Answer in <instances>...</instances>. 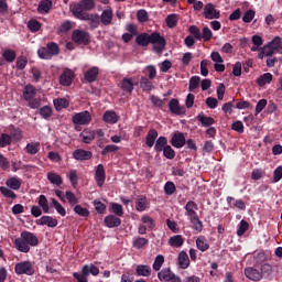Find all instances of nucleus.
Returning <instances> with one entry per match:
<instances>
[{
	"instance_id": "13",
	"label": "nucleus",
	"mask_w": 282,
	"mask_h": 282,
	"mask_svg": "<svg viewBox=\"0 0 282 282\" xmlns=\"http://www.w3.org/2000/svg\"><path fill=\"white\" fill-rule=\"evenodd\" d=\"M6 133H9L11 140H15V142H21L23 140V132L20 130L19 127L14 124H10L4 129Z\"/></svg>"
},
{
	"instance_id": "43",
	"label": "nucleus",
	"mask_w": 282,
	"mask_h": 282,
	"mask_svg": "<svg viewBox=\"0 0 282 282\" xmlns=\"http://www.w3.org/2000/svg\"><path fill=\"white\" fill-rule=\"evenodd\" d=\"M53 102L56 111H61V109H67V107H69V101L65 98L54 99Z\"/></svg>"
},
{
	"instance_id": "60",
	"label": "nucleus",
	"mask_w": 282,
	"mask_h": 282,
	"mask_svg": "<svg viewBox=\"0 0 282 282\" xmlns=\"http://www.w3.org/2000/svg\"><path fill=\"white\" fill-rule=\"evenodd\" d=\"M28 28L30 32H39V30H41V22H39V20H30L28 22Z\"/></svg>"
},
{
	"instance_id": "35",
	"label": "nucleus",
	"mask_w": 282,
	"mask_h": 282,
	"mask_svg": "<svg viewBox=\"0 0 282 282\" xmlns=\"http://www.w3.org/2000/svg\"><path fill=\"white\" fill-rule=\"evenodd\" d=\"M109 213H113L117 217H122L124 215V208L118 203H110Z\"/></svg>"
},
{
	"instance_id": "12",
	"label": "nucleus",
	"mask_w": 282,
	"mask_h": 282,
	"mask_svg": "<svg viewBox=\"0 0 282 282\" xmlns=\"http://www.w3.org/2000/svg\"><path fill=\"white\" fill-rule=\"evenodd\" d=\"M95 180L97 182V186L102 188L105 185V180H107V173H105V165L98 164L95 170Z\"/></svg>"
},
{
	"instance_id": "1",
	"label": "nucleus",
	"mask_w": 282,
	"mask_h": 282,
	"mask_svg": "<svg viewBox=\"0 0 282 282\" xmlns=\"http://www.w3.org/2000/svg\"><path fill=\"white\" fill-rule=\"evenodd\" d=\"M135 43L140 47H149V45H153L154 52L158 54H162L166 47V39L160 35V32L141 33L137 35Z\"/></svg>"
},
{
	"instance_id": "7",
	"label": "nucleus",
	"mask_w": 282,
	"mask_h": 282,
	"mask_svg": "<svg viewBox=\"0 0 282 282\" xmlns=\"http://www.w3.org/2000/svg\"><path fill=\"white\" fill-rule=\"evenodd\" d=\"M72 39H73L74 43H77V45H89L90 36L87 33V31L75 30L73 32Z\"/></svg>"
},
{
	"instance_id": "27",
	"label": "nucleus",
	"mask_w": 282,
	"mask_h": 282,
	"mask_svg": "<svg viewBox=\"0 0 282 282\" xmlns=\"http://www.w3.org/2000/svg\"><path fill=\"white\" fill-rule=\"evenodd\" d=\"M23 98L26 100V102L33 98H36V88L31 84L26 85L23 90Z\"/></svg>"
},
{
	"instance_id": "15",
	"label": "nucleus",
	"mask_w": 282,
	"mask_h": 282,
	"mask_svg": "<svg viewBox=\"0 0 282 282\" xmlns=\"http://www.w3.org/2000/svg\"><path fill=\"white\" fill-rule=\"evenodd\" d=\"M37 226H47L48 228H56L58 226V219L52 216H42L36 220Z\"/></svg>"
},
{
	"instance_id": "53",
	"label": "nucleus",
	"mask_w": 282,
	"mask_h": 282,
	"mask_svg": "<svg viewBox=\"0 0 282 282\" xmlns=\"http://www.w3.org/2000/svg\"><path fill=\"white\" fill-rule=\"evenodd\" d=\"M74 213L79 215V217H89L90 215L89 209L83 207L82 205H76L74 207Z\"/></svg>"
},
{
	"instance_id": "32",
	"label": "nucleus",
	"mask_w": 282,
	"mask_h": 282,
	"mask_svg": "<svg viewBox=\"0 0 282 282\" xmlns=\"http://www.w3.org/2000/svg\"><path fill=\"white\" fill-rule=\"evenodd\" d=\"M196 248L200 250V252H206L210 248V245H208V239H206L204 236H199L196 239Z\"/></svg>"
},
{
	"instance_id": "57",
	"label": "nucleus",
	"mask_w": 282,
	"mask_h": 282,
	"mask_svg": "<svg viewBox=\"0 0 282 282\" xmlns=\"http://www.w3.org/2000/svg\"><path fill=\"white\" fill-rule=\"evenodd\" d=\"M137 19L139 23H147V21H149V12H147L144 9H140L137 12Z\"/></svg>"
},
{
	"instance_id": "62",
	"label": "nucleus",
	"mask_w": 282,
	"mask_h": 282,
	"mask_svg": "<svg viewBox=\"0 0 282 282\" xmlns=\"http://www.w3.org/2000/svg\"><path fill=\"white\" fill-rule=\"evenodd\" d=\"M163 155L166 158V160H175V150L171 148V145L165 147L163 150Z\"/></svg>"
},
{
	"instance_id": "61",
	"label": "nucleus",
	"mask_w": 282,
	"mask_h": 282,
	"mask_svg": "<svg viewBox=\"0 0 282 282\" xmlns=\"http://www.w3.org/2000/svg\"><path fill=\"white\" fill-rule=\"evenodd\" d=\"M188 32L189 34L194 35V39H196V41H202V31H199V28H197V25H191Z\"/></svg>"
},
{
	"instance_id": "14",
	"label": "nucleus",
	"mask_w": 282,
	"mask_h": 282,
	"mask_svg": "<svg viewBox=\"0 0 282 282\" xmlns=\"http://www.w3.org/2000/svg\"><path fill=\"white\" fill-rule=\"evenodd\" d=\"M204 17L205 19L213 21V19H219V17H221V13L217 11V9H215V4L207 3L204 7Z\"/></svg>"
},
{
	"instance_id": "45",
	"label": "nucleus",
	"mask_w": 282,
	"mask_h": 282,
	"mask_svg": "<svg viewBox=\"0 0 282 282\" xmlns=\"http://www.w3.org/2000/svg\"><path fill=\"white\" fill-rule=\"evenodd\" d=\"M177 21H180V19L177 18V14H175V13L169 14L165 18V23H166L167 28H171V29L177 26Z\"/></svg>"
},
{
	"instance_id": "18",
	"label": "nucleus",
	"mask_w": 282,
	"mask_h": 282,
	"mask_svg": "<svg viewBox=\"0 0 282 282\" xmlns=\"http://www.w3.org/2000/svg\"><path fill=\"white\" fill-rule=\"evenodd\" d=\"M185 210H186V216L188 217V219L198 217L197 210H199V207L197 206V203H195L194 200H189L186 203Z\"/></svg>"
},
{
	"instance_id": "46",
	"label": "nucleus",
	"mask_w": 282,
	"mask_h": 282,
	"mask_svg": "<svg viewBox=\"0 0 282 282\" xmlns=\"http://www.w3.org/2000/svg\"><path fill=\"white\" fill-rule=\"evenodd\" d=\"M93 204L98 215H105L107 213V205H105V203L100 202L99 199H95Z\"/></svg>"
},
{
	"instance_id": "54",
	"label": "nucleus",
	"mask_w": 282,
	"mask_h": 282,
	"mask_svg": "<svg viewBox=\"0 0 282 282\" xmlns=\"http://www.w3.org/2000/svg\"><path fill=\"white\" fill-rule=\"evenodd\" d=\"M52 204L56 210V213H58V215H61L62 217H65V215H67V210H65V207H63V205H61L56 198H52Z\"/></svg>"
},
{
	"instance_id": "56",
	"label": "nucleus",
	"mask_w": 282,
	"mask_h": 282,
	"mask_svg": "<svg viewBox=\"0 0 282 282\" xmlns=\"http://www.w3.org/2000/svg\"><path fill=\"white\" fill-rule=\"evenodd\" d=\"M74 279H76L77 282H89L87 280V268L82 269V273L75 272L73 273Z\"/></svg>"
},
{
	"instance_id": "9",
	"label": "nucleus",
	"mask_w": 282,
	"mask_h": 282,
	"mask_svg": "<svg viewBox=\"0 0 282 282\" xmlns=\"http://www.w3.org/2000/svg\"><path fill=\"white\" fill-rule=\"evenodd\" d=\"M94 158V153L89 150L85 149H76L73 152V159L77 160V162H87Z\"/></svg>"
},
{
	"instance_id": "23",
	"label": "nucleus",
	"mask_w": 282,
	"mask_h": 282,
	"mask_svg": "<svg viewBox=\"0 0 282 282\" xmlns=\"http://www.w3.org/2000/svg\"><path fill=\"white\" fill-rule=\"evenodd\" d=\"M245 275L250 281H259L260 279H263V274L260 273V271L254 268L245 269Z\"/></svg>"
},
{
	"instance_id": "50",
	"label": "nucleus",
	"mask_w": 282,
	"mask_h": 282,
	"mask_svg": "<svg viewBox=\"0 0 282 282\" xmlns=\"http://www.w3.org/2000/svg\"><path fill=\"white\" fill-rule=\"evenodd\" d=\"M0 193L3 195V197H8L9 199H17V193L6 186L0 187Z\"/></svg>"
},
{
	"instance_id": "34",
	"label": "nucleus",
	"mask_w": 282,
	"mask_h": 282,
	"mask_svg": "<svg viewBox=\"0 0 282 282\" xmlns=\"http://www.w3.org/2000/svg\"><path fill=\"white\" fill-rule=\"evenodd\" d=\"M169 246L172 248H182L184 246V238L182 235L172 236L169 240Z\"/></svg>"
},
{
	"instance_id": "21",
	"label": "nucleus",
	"mask_w": 282,
	"mask_h": 282,
	"mask_svg": "<svg viewBox=\"0 0 282 282\" xmlns=\"http://www.w3.org/2000/svg\"><path fill=\"white\" fill-rule=\"evenodd\" d=\"M99 74L100 69L97 66H93L85 73L84 78L86 83H96Z\"/></svg>"
},
{
	"instance_id": "48",
	"label": "nucleus",
	"mask_w": 282,
	"mask_h": 282,
	"mask_svg": "<svg viewBox=\"0 0 282 282\" xmlns=\"http://www.w3.org/2000/svg\"><path fill=\"white\" fill-rule=\"evenodd\" d=\"M135 209L139 213H144V210H147V197L141 196L135 200Z\"/></svg>"
},
{
	"instance_id": "17",
	"label": "nucleus",
	"mask_w": 282,
	"mask_h": 282,
	"mask_svg": "<svg viewBox=\"0 0 282 282\" xmlns=\"http://www.w3.org/2000/svg\"><path fill=\"white\" fill-rule=\"evenodd\" d=\"M59 83L63 87H69L74 83V72L72 69H66L59 76Z\"/></svg>"
},
{
	"instance_id": "2",
	"label": "nucleus",
	"mask_w": 282,
	"mask_h": 282,
	"mask_svg": "<svg viewBox=\"0 0 282 282\" xmlns=\"http://www.w3.org/2000/svg\"><path fill=\"white\" fill-rule=\"evenodd\" d=\"M13 243L19 252L28 254L30 252V246L32 248L39 246V237L31 231L24 230L20 234V237L15 238Z\"/></svg>"
},
{
	"instance_id": "63",
	"label": "nucleus",
	"mask_w": 282,
	"mask_h": 282,
	"mask_svg": "<svg viewBox=\"0 0 282 282\" xmlns=\"http://www.w3.org/2000/svg\"><path fill=\"white\" fill-rule=\"evenodd\" d=\"M26 66H28V57H23V56L18 57L17 64H15L17 69L21 72Z\"/></svg>"
},
{
	"instance_id": "33",
	"label": "nucleus",
	"mask_w": 282,
	"mask_h": 282,
	"mask_svg": "<svg viewBox=\"0 0 282 282\" xmlns=\"http://www.w3.org/2000/svg\"><path fill=\"white\" fill-rule=\"evenodd\" d=\"M140 87L142 91H153L154 89L153 82H151L149 77H144V76H142L140 79Z\"/></svg>"
},
{
	"instance_id": "64",
	"label": "nucleus",
	"mask_w": 282,
	"mask_h": 282,
	"mask_svg": "<svg viewBox=\"0 0 282 282\" xmlns=\"http://www.w3.org/2000/svg\"><path fill=\"white\" fill-rule=\"evenodd\" d=\"M134 279L133 271H126L121 275V282H133Z\"/></svg>"
},
{
	"instance_id": "37",
	"label": "nucleus",
	"mask_w": 282,
	"mask_h": 282,
	"mask_svg": "<svg viewBox=\"0 0 282 282\" xmlns=\"http://www.w3.org/2000/svg\"><path fill=\"white\" fill-rule=\"evenodd\" d=\"M39 151H41L40 142H31V143H28L25 147V152L29 155H36V153H39Z\"/></svg>"
},
{
	"instance_id": "16",
	"label": "nucleus",
	"mask_w": 282,
	"mask_h": 282,
	"mask_svg": "<svg viewBox=\"0 0 282 282\" xmlns=\"http://www.w3.org/2000/svg\"><path fill=\"white\" fill-rule=\"evenodd\" d=\"M170 142L175 149H182V147L186 145V137H184L182 132H176L173 134Z\"/></svg>"
},
{
	"instance_id": "3",
	"label": "nucleus",
	"mask_w": 282,
	"mask_h": 282,
	"mask_svg": "<svg viewBox=\"0 0 282 282\" xmlns=\"http://www.w3.org/2000/svg\"><path fill=\"white\" fill-rule=\"evenodd\" d=\"M94 8H96L95 0H80L70 4L73 17H75V19H79V21L82 19H89V12H91Z\"/></svg>"
},
{
	"instance_id": "55",
	"label": "nucleus",
	"mask_w": 282,
	"mask_h": 282,
	"mask_svg": "<svg viewBox=\"0 0 282 282\" xmlns=\"http://www.w3.org/2000/svg\"><path fill=\"white\" fill-rule=\"evenodd\" d=\"M249 228H250V225L248 224V221L241 220L239 226H238V230H237L238 237H243V235H246V231Z\"/></svg>"
},
{
	"instance_id": "49",
	"label": "nucleus",
	"mask_w": 282,
	"mask_h": 282,
	"mask_svg": "<svg viewBox=\"0 0 282 282\" xmlns=\"http://www.w3.org/2000/svg\"><path fill=\"white\" fill-rule=\"evenodd\" d=\"M52 107L51 106H44L42 108H40V116L44 119V120H50V118H52Z\"/></svg>"
},
{
	"instance_id": "28",
	"label": "nucleus",
	"mask_w": 282,
	"mask_h": 282,
	"mask_svg": "<svg viewBox=\"0 0 282 282\" xmlns=\"http://www.w3.org/2000/svg\"><path fill=\"white\" fill-rule=\"evenodd\" d=\"M80 21H89L90 29L96 30L100 25V15L89 13L88 19H82Z\"/></svg>"
},
{
	"instance_id": "11",
	"label": "nucleus",
	"mask_w": 282,
	"mask_h": 282,
	"mask_svg": "<svg viewBox=\"0 0 282 282\" xmlns=\"http://www.w3.org/2000/svg\"><path fill=\"white\" fill-rule=\"evenodd\" d=\"M135 85H138L135 78L124 77L120 83V89H122V91H124L126 94H133Z\"/></svg>"
},
{
	"instance_id": "39",
	"label": "nucleus",
	"mask_w": 282,
	"mask_h": 282,
	"mask_svg": "<svg viewBox=\"0 0 282 282\" xmlns=\"http://www.w3.org/2000/svg\"><path fill=\"white\" fill-rule=\"evenodd\" d=\"M196 118L203 127H213L215 124V119L213 117H206L204 113H199Z\"/></svg>"
},
{
	"instance_id": "47",
	"label": "nucleus",
	"mask_w": 282,
	"mask_h": 282,
	"mask_svg": "<svg viewBox=\"0 0 282 282\" xmlns=\"http://www.w3.org/2000/svg\"><path fill=\"white\" fill-rule=\"evenodd\" d=\"M12 144V137L9 133H2L0 135V148L6 149V147H10Z\"/></svg>"
},
{
	"instance_id": "29",
	"label": "nucleus",
	"mask_w": 282,
	"mask_h": 282,
	"mask_svg": "<svg viewBox=\"0 0 282 282\" xmlns=\"http://www.w3.org/2000/svg\"><path fill=\"white\" fill-rule=\"evenodd\" d=\"M79 138H82L84 144H91V142L96 140V132L91 130H86L79 134Z\"/></svg>"
},
{
	"instance_id": "24",
	"label": "nucleus",
	"mask_w": 282,
	"mask_h": 282,
	"mask_svg": "<svg viewBox=\"0 0 282 282\" xmlns=\"http://www.w3.org/2000/svg\"><path fill=\"white\" fill-rule=\"evenodd\" d=\"M52 0H41L37 6L39 14H50V10H52Z\"/></svg>"
},
{
	"instance_id": "58",
	"label": "nucleus",
	"mask_w": 282,
	"mask_h": 282,
	"mask_svg": "<svg viewBox=\"0 0 282 282\" xmlns=\"http://www.w3.org/2000/svg\"><path fill=\"white\" fill-rule=\"evenodd\" d=\"M199 80H202L199 76H192L189 79L188 90L194 91L195 89H197L199 87Z\"/></svg>"
},
{
	"instance_id": "36",
	"label": "nucleus",
	"mask_w": 282,
	"mask_h": 282,
	"mask_svg": "<svg viewBox=\"0 0 282 282\" xmlns=\"http://www.w3.org/2000/svg\"><path fill=\"white\" fill-rule=\"evenodd\" d=\"M257 83L259 87H265V85H270L272 83V73H264L257 78Z\"/></svg>"
},
{
	"instance_id": "22",
	"label": "nucleus",
	"mask_w": 282,
	"mask_h": 282,
	"mask_svg": "<svg viewBox=\"0 0 282 282\" xmlns=\"http://www.w3.org/2000/svg\"><path fill=\"white\" fill-rule=\"evenodd\" d=\"M99 21L102 25H111V21H113V10H111V8L105 9L99 17Z\"/></svg>"
},
{
	"instance_id": "31",
	"label": "nucleus",
	"mask_w": 282,
	"mask_h": 282,
	"mask_svg": "<svg viewBox=\"0 0 282 282\" xmlns=\"http://www.w3.org/2000/svg\"><path fill=\"white\" fill-rule=\"evenodd\" d=\"M118 120H119L118 115L113 110H107L104 113V121L107 122L108 124H116Z\"/></svg>"
},
{
	"instance_id": "41",
	"label": "nucleus",
	"mask_w": 282,
	"mask_h": 282,
	"mask_svg": "<svg viewBox=\"0 0 282 282\" xmlns=\"http://www.w3.org/2000/svg\"><path fill=\"white\" fill-rule=\"evenodd\" d=\"M137 276H149L151 274V267L147 264H139L135 269Z\"/></svg>"
},
{
	"instance_id": "20",
	"label": "nucleus",
	"mask_w": 282,
	"mask_h": 282,
	"mask_svg": "<svg viewBox=\"0 0 282 282\" xmlns=\"http://www.w3.org/2000/svg\"><path fill=\"white\" fill-rule=\"evenodd\" d=\"M177 264L181 270H187L191 265V259L188 258V253L186 251H181L177 257Z\"/></svg>"
},
{
	"instance_id": "51",
	"label": "nucleus",
	"mask_w": 282,
	"mask_h": 282,
	"mask_svg": "<svg viewBox=\"0 0 282 282\" xmlns=\"http://www.w3.org/2000/svg\"><path fill=\"white\" fill-rule=\"evenodd\" d=\"M162 265H164V256L159 254L156 256L152 268L155 270V272H160V270H162Z\"/></svg>"
},
{
	"instance_id": "4",
	"label": "nucleus",
	"mask_w": 282,
	"mask_h": 282,
	"mask_svg": "<svg viewBox=\"0 0 282 282\" xmlns=\"http://www.w3.org/2000/svg\"><path fill=\"white\" fill-rule=\"evenodd\" d=\"M61 54V47L56 42H48L46 47H41L37 50V55L43 61H52L53 56H58Z\"/></svg>"
},
{
	"instance_id": "44",
	"label": "nucleus",
	"mask_w": 282,
	"mask_h": 282,
	"mask_svg": "<svg viewBox=\"0 0 282 282\" xmlns=\"http://www.w3.org/2000/svg\"><path fill=\"white\" fill-rule=\"evenodd\" d=\"M2 57L4 58V61H7V63H14V61L17 59V52H14V50L7 48L2 53Z\"/></svg>"
},
{
	"instance_id": "10",
	"label": "nucleus",
	"mask_w": 282,
	"mask_h": 282,
	"mask_svg": "<svg viewBox=\"0 0 282 282\" xmlns=\"http://www.w3.org/2000/svg\"><path fill=\"white\" fill-rule=\"evenodd\" d=\"M169 109L174 116H184L186 113V107L180 106V100L175 98L170 100Z\"/></svg>"
},
{
	"instance_id": "25",
	"label": "nucleus",
	"mask_w": 282,
	"mask_h": 282,
	"mask_svg": "<svg viewBox=\"0 0 282 282\" xmlns=\"http://www.w3.org/2000/svg\"><path fill=\"white\" fill-rule=\"evenodd\" d=\"M158 140V130L150 129L147 137H145V144L149 149H152L154 147L155 142Z\"/></svg>"
},
{
	"instance_id": "38",
	"label": "nucleus",
	"mask_w": 282,
	"mask_h": 282,
	"mask_svg": "<svg viewBox=\"0 0 282 282\" xmlns=\"http://www.w3.org/2000/svg\"><path fill=\"white\" fill-rule=\"evenodd\" d=\"M6 184L11 188V191H19L21 188L22 181L19 177H11L7 180Z\"/></svg>"
},
{
	"instance_id": "8",
	"label": "nucleus",
	"mask_w": 282,
	"mask_h": 282,
	"mask_svg": "<svg viewBox=\"0 0 282 282\" xmlns=\"http://www.w3.org/2000/svg\"><path fill=\"white\" fill-rule=\"evenodd\" d=\"M72 120H73V124H80V126L89 124V122H91V113H89V111L87 110L77 112L73 116Z\"/></svg>"
},
{
	"instance_id": "59",
	"label": "nucleus",
	"mask_w": 282,
	"mask_h": 282,
	"mask_svg": "<svg viewBox=\"0 0 282 282\" xmlns=\"http://www.w3.org/2000/svg\"><path fill=\"white\" fill-rule=\"evenodd\" d=\"M177 191V187H175V183L169 181L164 185V193L165 195H173Z\"/></svg>"
},
{
	"instance_id": "40",
	"label": "nucleus",
	"mask_w": 282,
	"mask_h": 282,
	"mask_svg": "<svg viewBox=\"0 0 282 282\" xmlns=\"http://www.w3.org/2000/svg\"><path fill=\"white\" fill-rule=\"evenodd\" d=\"M268 44L271 48H273L276 52V54H282V42L280 36L273 37V40Z\"/></svg>"
},
{
	"instance_id": "19",
	"label": "nucleus",
	"mask_w": 282,
	"mask_h": 282,
	"mask_svg": "<svg viewBox=\"0 0 282 282\" xmlns=\"http://www.w3.org/2000/svg\"><path fill=\"white\" fill-rule=\"evenodd\" d=\"M104 221H105V226H107V228H118L122 225V220L115 215L106 216Z\"/></svg>"
},
{
	"instance_id": "52",
	"label": "nucleus",
	"mask_w": 282,
	"mask_h": 282,
	"mask_svg": "<svg viewBox=\"0 0 282 282\" xmlns=\"http://www.w3.org/2000/svg\"><path fill=\"white\" fill-rule=\"evenodd\" d=\"M39 206H41L44 213H50V203L47 202V197L45 195H40Z\"/></svg>"
},
{
	"instance_id": "26",
	"label": "nucleus",
	"mask_w": 282,
	"mask_h": 282,
	"mask_svg": "<svg viewBox=\"0 0 282 282\" xmlns=\"http://www.w3.org/2000/svg\"><path fill=\"white\" fill-rule=\"evenodd\" d=\"M166 147H169V139H166V137H159L154 144V151L156 153H162V151L165 150Z\"/></svg>"
},
{
	"instance_id": "42",
	"label": "nucleus",
	"mask_w": 282,
	"mask_h": 282,
	"mask_svg": "<svg viewBox=\"0 0 282 282\" xmlns=\"http://www.w3.org/2000/svg\"><path fill=\"white\" fill-rule=\"evenodd\" d=\"M189 221L192 224L193 230H195L196 232H202V230H204V223H202L199 216L191 218Z\"/></svg>"
},
{
	"instance_id": "5",
	"label": "nucleus",
	"mask_w": 282,
	"mask_h": 282,
	"mask_svg": "<svg viewBox=\"0 0 282 282\" xmlns=\"http://www.w3.org/2000/svg\"><path fill=\"white\" fill-rule=\"evenodd\" d=\"M14 272L15 274H18V276H21L22 274H26V276H32L36 271L34 270V264L26 260L18 262L14 265Z\"/></svg>"
},
{
	"instance_id": "6",
	"label": "nucleus",
	"mask_w": 282,
	"mask_h": 282,
	"mask_svg": "<svg viewBox=\"0 0 282 282\" xmlns=\"http://www.w3.org/2000/svg\"><path fill=\"white\" fill-rule=\"evenodd\" d=\"M158 279L159 281H165V282H182V278L175 275L173 271H171L170 268H163L159 273H158Z\"/></svg>"
},
{
	"instance_id": "30",
	"label": "nucleus",
	"mask_w": 282,
	"mask_h": 282,
	"mask_svg": "<svg viewBox=\"0 0 282 282\" xmlns=\"http://www.w3.org/2000/svg\"><path fill=\"white\" fill-rule=\"evenodd\" d=\"M46 177L53 186H61L63 184V177L59 174H56V172H48Z\"/></svg>"
}]
</instances>
